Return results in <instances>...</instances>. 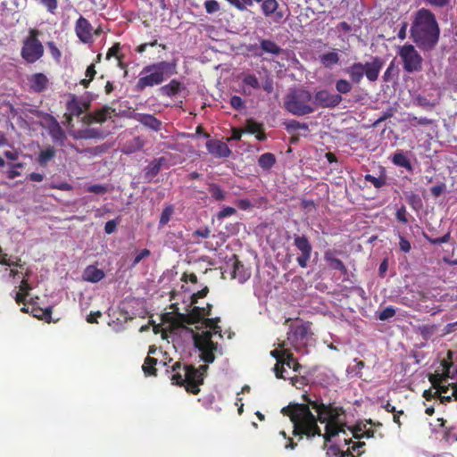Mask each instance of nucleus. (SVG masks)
I'll use <instances>...</instances> for the list:
<instances>
[{
  "label": "nucleus",
  "mask_w": 457,
  "mask_h": 457,
  "mask_svg": "<svg viewBox=\"0 0 457 457\" xmlns=\"http://www.w3.org/2000/svg\"><path fill=\"white\" fill-rule=\"evenodd\" d=\"M445 189H446V185L443 182H440L437 185L433 186L430 188V192L435 197H438L445 191Z\"/></svg>",
  "instance_id": "nucleus-59"
},
{
  "label": "nucleus",
  "mask_w": 457,
  "mask_h": 457,
  "mask_svg": "<svg viewBox=\"0 0 457 457\" xmlns=\"http://www.w3.org/2000/svg\"><path fill=\"white\" fill-rule=\"evenodd\" d=\"M112 111L111 107L104 106L103 108L94 112L93 120H95L96 123H103L107 120V117Z\"/></svg>",
  "instance_id": "nucleus-40"
},
{
  "label": "nucleus",
  "mask_w": 457,
  "mask_h": 457,
  "mask_svg": "<svg viewBox=\"0 0 457 457\" xmlns=\"http://www.w3.org/2000/svg\"><path fill=\"white\" fill-rule=\"evenodd\" d=\"M182 88V84L179 80L172 79L170 81V83L162 86L160 88V91L162 96L172 97L178 95Z\"/></svg>",
  "instance_id": "nucleus-24"
},
{
  "label": "nucleus",
  "mask_w": 457,
  "mask_h": 457,
  "mask_svg": "<svg viewBox=\"0 0 457 457\" xmlns=\"http://www.w3.org/2000/svg\"><path fill=\"white\" fill-rule=\"evenodd\" d=\"M177 74L176 62L162 61L145 65L139 73L135 85L137 92H143L146 87L161 85L172 75Z\"/></svg>",
  "instance_id": "nucleus-4"
},
{
  "label": "nucleus",
  "mask_w": 457,
  "mask_h": 457,
  "mask_svg": "<svg viewBox=\"0 0 457 457\" xmlns=\"http://www.w3.org/2000/svg\"><path fill=\"white\" fill-rule=\"evenodd\" d=\"M157 364V359L147 356L145 359L144 364L142 366V370L145 376H156L157 370L155 368Z\"/></svg>",
  "instance_id": "nucleus-34"
},
{
  "label": "nucleus",
  "mask_w": 457,
  "mask_h": 457,
  "mask_svg": "<svg viewBox=\"0 0 457 457\" xmlns=\"http://www.w3.org/2000/svg\"><path fill=\"white\" fill-rule=\"evenodd\" d=\"M278 346L281 348L280 350L275 349L270 352V355L277 360V363L273 370L277 378L287 379L286 376H284V372L286 371V370L283 369V360L288 349L284 348V341L279 343Z\"/></svg>",
  "instance_id": "nucleus-16"
},
{
  "label": "nucleus",
  "mask_w": 457,
  "mask_h": 457,
  "mask_svg": "<svg viewBox=\"0 0 457 457\" xmlns=\"http://www.w3.org/2000/svg\"><path fill=\"white\" fill-rule=\"evenodd\" d=\"M284 108L295 116L311 114L315 112L312 94L305 88H293L284 98Z\"/></svg>",
  "instance_id": "nucleus-6"
},
{
  "label": "nucleus",
  "mask_w": 457,
  "mask_h": 457,
  "mask_svg": "<svg viewBox=\"0 0 457 457\" xmlns=\"http://www.w3.org/2000/svg\"><path fill=\"white\" fill-rule=\"evenodd\" d=\"M306 403H289L283 407L281 413L289 417L293 423V435L302 439L322 436L325 445L340 432L345 433V422L341 419L345 411L343 407L334 403H324L312 400L308 395H303Z\"/></svg>",
  "instance_id": "nucleus-1"
},
{
  "label": "nucleus",
  "mask_w": 457,
  "mask_h": 457,
  "mask_svg": "<svg viewBox=\"0 0 457 457\" xmlns=\"http://www.w3.org/2000/svg\"><path fill=\"white\" fill-rule=\"evenodd\" d=\"M411 37L422 51L433 50L438 43L440 29L435 14L421 8L415 13L411 26Z\"/></svg>",
  "instance_id": "nucleus-2"
},
{
  "label": "nucleus",
  "mask_w": 457,
  "mask_h": 457,
  "mask_svg": "<svg viewBox=\"0 0 457 457\" xmlns=\"http://www.w3.org/2000/svg\"><path fill=\"white\" fill-rule=\"evenodd\" d=\"M383 65L384 61L380 57L373 56L370 62L365 63L353 62L346 67L345 71L354 84L361 83L364 76H366L369 81L375 82L378 79Z\"/></svg>",
  "instance_id": "nucleus-7"
},
{
  "label": "nucleus",
  "mask_w": 457,
  "mask_h": 457,
  "mask_svg": "<svg viewBox=\"0 0 457 457\" xmlns=\"http://www.w3.org/2000/svg\"><path fill=\"white\" fill-rule=\"evenodd\" d=\"M424 237H426V239L430 242L432 245H441V244H445V243H447L449 242L450 238H451V234L450 232H447L445 235H444L443 237H436V238H431V237H428L427 235L424 234Z\"/></svg>",
  "instance_id": "nucleus-54"
},
{
  "label": "nucleus",
  "mask_w": 457,
  "mask_h": 457,
  "mask_svg": "<svg viewBox=\"0 0 457 457\" xmlns=\"http://www.w3.org/2000/svg\"><path fill=\"white\" fill-rule=\"evenodd\" d=\"M67 119L68 120H71L72 117H79L82 114L83 109L80 105L79 102L77 100L75 96H71V99L66 104Z\"/></svg>",
  "instance_id": "nucleus-27"
},
{
  "label": "nucleus",
  "mask_w": 457,
  "mask_h": 457,
  "mask_svg": "<svg viewBox=\"0 0 457 457\" xmlns=\"http://www.w3.org/2000/svg\"><path fill=\"white\" fill-rule=\"evenodd\" d=\"M204 8L207 13L212 14L220 11V4L216 0H207L204 2Z\"/></svg>",
  "instance_id": "nucleus-51"
},
{
  "label": "nucleus",
  "mask_w": 457,
  "mask_h": 457,
  "mask_svg": "<svg viewBox=\"0 0 457 457\" xmlns=\"http://www.w3.org/2000/svg\"><path fill=\"white\" fill-rule=\"evenodd\" d=\"M220 319L216 318H204L202 322L205 328L212 329L196 333L194 335V344L200 352V359L205 363H212L215 360V352L218 349V343L212 341V335L219 334L221 336V328L218 325Z\"/></svg>",
  "instance_id": "nucleus-5"
},
{
  "label": "nucleus",
  "mask_w": 457,
  "mask_h": 457,
  "mask_svg": "<svg viewBox=\"0 0 457 457\" xmlns=\"http://www.w3.org/2000/svg\"><path fill=\"white\" fill-rule=\"evenodd\" d=\"M151 254V252L148 249H143L139 252V253L134 258L132 262V267H136L144 258L148 257Z\"/></svg>",
  "instance_id": "nucleus-62"
},
{
  "label": "nucleus",
  "mask_w": 457,
  "mask_h": 457,
  "mask_svg": "<svg viewBox=\"0 0 457 457\" xmlns=\"http://www.w3.org/2000/svg\"><path fill=\"white\" fill-rule=\"evenodd\" d=\"M324 260L329 264L331 269L339 270L343 274H347V268L341 260L334 256L333 251H326L324 253Z\"/></svg>",
  "instance_id": "nucleus-21"
},
{
  "label": "nucleus",
  "mask_w": 457,
  "mask_h": 457,
  "mask_svg": "<svg viewBox=\"0 0 457 457\" xmlns=\"http://www.w3.org/2000/svg\"><path fill=\"white\" fill-rule=\"evenodd\" d=\"M395 315V310L393 306L383 309L378 315L380 320H386Z\"/></svg>",
  "instance_id": "nucleus-55"
},
{
  "label": "nucleus",
  "mask_w": 457,
  "mask_h": 457,
  "mask_svg": "<svg viewBox=\"0 0 457 457\" xmlns=\"http://www.w3.org/2000/svg\"><path fill=\"white\" fill-rule=\"evenodd\" d=\"M397 73V68L394 62H391L383 75V80L385 82H390L393 77Z\"/></svg>",
  "instance_id": "nucleus-50"
},
{
  "label": "nucleus",
  "mask_w": 457,
  "mask_h": 457,
  "mask_svg": "<svg viewBox=\"0 0 457 457\" xmlns=\"http://www.w3.org/2000/svg\"><path fill=\"white\" fill-rule=\"evenodd\" d=\"M444 438L445 441L451 444L457 442V432L455 428H446L444 434Z\"/></svg>",
  "instance_id": "nucleus-52"
},
{
  "label": "nucleus",
  "mask_w": 457,
  "mask_h": 457,
  "mask_svg": "<svg viewBox=\"0 0 457 457\" xmlns=\"http://www.w3.org/2000/svg\"><path fill=\"white\" fill-rule=\"evenodd\" d=\"M315 110L320 107L323 109H333L343 101L342 96L334 94L328 89H320L312 96Z\"/></svg>",
  "instance_id": "nucleus-10"
},
{
  "label": "nucleus",
  "mask_w": 457,
  "mask_h": 457,
  "mask_svg": "<svg viewBox=\"0 0 457 457\" xmlns=\"http://www.w3.org/2000/svg\"><path fill=\"white\" fill-rule=\"evenodd\" d=\"M39 35L38 29H30L29 35L23 39L21 56L28 63H34L44 55L45 49L38 39Z\"/></svg>",
  "instance_id": "nucleus-8"
},
{
  "label": "nucleus",
  "mask_w": 457,
  "mask_h": 457,
  "mask_svg": "<svg viewBox=\"0 0 457 457\" xmlns=\"http://www.w3.org/2000/svg\"><path fill=\"white\" fill-rule=\"evenodd\" d=\"M174 214V206L172 204H165L160 217L159 228H163L169 223Z\"/></svg>",
  "instance_id": "nucleus-37"
},
{
  "label": "nucleus",
  "mask_w": 457,
  "mask_h": 457,
  "mask_svg": "<svg viewBox=\"0 0 457 457\" xmlns=\"http://www.w3.org/2000/svg\"><path fill=\"white\" fill-rule=\"evenodd\" d=\"M453 352L452 350H449L447 352V357L446 359H443L441 361V366L444 369V372L442 374L440 373H435L430 374L428 377V379L430 383L432 384L434 388H437L444 380H445L446 378H450V370L453 366Z\"/></svg>",
  "instance_id": "nucleus-13"
},
{
  "label": "nucleus",
  "mask_w": 457,
  "mask_h": 457,
  "mask_svg": "<svg viewBox=\"0 0 457 457\" xmlns=\"http://www.w3.org/2000/svg\"><path fill=\"white\" fill-rule=\"evenodd\" d=\"M209 367L206 364L195 368L193 365L176 361L171 366L170 380L173 385L184 386L186 391L192 395L200 393V386L204 384Z\"/></svg>",
  "instance_id": "nucleus-3"
},
{
  "label": "nucleus",
  "mask_w": 457,
  "mask_h": 457,
  "mask_svg": "<svg viewBox=\"0 0 457 457\" xmlns=\"http://www.w3.org/2000/svg\"><path fill=\"white\" fill-rule=\"evenodd\" d=\"M351 431L353 433V436L355 439L359 440L362 438L375 437L376 433V431L373 428H367L366 424H363V426H361V424H357L353 428H351Z\"/></svg>",
  "instance_id": "nucleus-25"
},
{
  "label": "nucleus",
  "mask_w": 457,
  "mask_h": 457,
  "mask_svg": "<svg viewBox=\"0 0 457 457\" xmlns=\"http://www.w3.org/2000/svg\"><path fill=\"white\" fill-rule=\"evenodd\" d=\"M208 152L215 157L227 158L231 154L228 145L220 140L210 139L206 142Z\"/></svg>",
  "instance_id": "nucleus-17"
},
{
  "label": "nucleus",
  "mask_w": 457,
  "mask_h": 457,
  "mask_svg": "<svg viewBox=\"0 0 457 457\" xmlns=\"http://www.w3.org/2000/svg\"><path fill=\"white\" fill-rule=\"evenodd\" d=\"M339 55L336 50L328 52L320 56V63L326 68H332L339 62Z\"/></svg>",
  "instance_id": "nucleus-30"
},
{
  "label": "nucleus",
  "mask_w": 457,
  "mask_h": 457,
  "mask_svg": "<svg viewBox=\"0 0 457 457\" xmlns=\"http://www.w3.org/2000/svg\"><path fill=\"white\" fill-rule=\"evenodd\" d=\"M399 246L401 251L405 253H409L411 249L410 241L401 235L399 236Z\"/></svg>",
  "instance_id": "nucleus-61"
},
{
  "label": "nucleus",
  "mask_w": 457,
  "mask_h": 457,
  "mask_svg": "<svg viewBox=\"0 0 457 457\" xmlns=\"http://www.w3.org/2000/svg\"><path fill=\"white\" fill-rule=\"evenodd\" d=\"M48 12L54 14L58 8V0H38Z\"/></svg>",
  "instance_id": "nucleus-48"
},
{
  "label": "nucleus",
  "mask_w": 457,
  "mask_h": 457,
  "mask_svg": "<svg viewBox=\"0 0 457 457\" xmlns=\"http://www.w3.org/2000/svg\"><path fill=\"white\" fill-rule=\"evenodd\" d=\"M243 85L247 86L253 89H259L261 87V84L257 77L253 74L245 75L243 79Z\"/></svg>",
  "instance_id": "nucleus-45"
},
{
  "label": "nucleus",
  "mask_w": 457,
  "mask_h": 457,
  "mask_svg": "<svg viewBox=\"0 0 457 457\" xmlns=\"http://www.w3.org/2000/svg\"><path fill=\"white\" fill-rule=\"evenodd\" d=\"M392 162L398 167L406 169L409 172L413 171L410 159L400 150L393 154Z\"/></svg>",
  "instance_id": "nucleus-26"
},
{
  "label": "nucleus",
  "mask_w": 457,
  "mask_h": 457,
  "mask_svg": "<svg viewBox=\"0 0 457 457\" xmlns=\"http://www.w3.org/2000/svg\"><path fill=\"white\" fill-rule=\"evenodd\" d=\"M92 25L90 22L84 18L83 16H80L75 24V32L77 37L79 38V40L83 43H90L93 39L92 35Z\"/></svg>",
  "instance_id": "nucleus-14"
},
{
  "label": "nucleus",
  "mask_w": 457,
  "mask_h": 457,
  "mask_svg": "<svg viewBox=\"0 0 457 457\" xmlns=\"http://www.w3.org/2000/svg\"><path fill=\"white\" fill-rule=\"evenodd\" d=\"M83 278L86 281L96 283L104 278V272L96 266L89 265L86 268Z\"/></svg>",
  "instance_id": "nucleus-22"
},
{
  "label": "nucleus",
  "mask_w": 457,
  "mask_h": 457,
  "mask_svg": "<svg viewBox=\"0 0 457 457\" xmlns=\"http://www.w3.org/2000/svg\"><path fill=\"white\" fill-rule=\"evenodd\" d=\"M31 290V286L28 281V278H23L20 285V291L16 294L15 301L17 303H24L26 302V298Z\"/></svg>",
  "instance_id": "nucleus-31"
},
{
  "label": "nucleus",
  "mask_w": 457,
  "mask_h": 457,
  "mask_svg": "<svg viewBox=\"0 0 457 457\" xmlns=\"http://www.w3.org/2000/svg\"><path fill=\"white\" fill-rule=\"evenodd\" d=\"M87 191L89 192V193H94V194L100 195V194L106 193L107 192V187L105 186H103V185H100V184L91 185V186H89L87 188Z\"/></svg>",
  "instance_id": "nucleus-60"
},
{
  "label": "nucleus",
  "mask_w": 457,
  "mask_h": 457,
  "mask_svg": "<svg viewBox=\"0 0 457 457\" xmlns=\"http://www.w3.org/2000/svg\"><path fill=\"white\" fill-rule=\"evenodd\" d=\"M398 54L403 61V70L408 73L419 72L422 70L423 59L412 45L400 47Z\"/></svg>",
  "instance_id": "nucleus-9"
},
{
  "label": "nucleus",
  "mask_w": 457,
  "mask_h": 457,
  "mask_svg": "<svg viewBox=\"0 0 457 457\" xmlns=\"http://www.w3.org/2000/svg\"><path fill=\"white\" fill-rule=\"evenodd\" d=\"M48 132L54 142H62L65 138V133L59 122L52 117V121L48 126Z\"/></svg>",
  "instance_id": "nucleus-23"
},
{
  "label": "nucleus",
  "mask_w": 457,
  "mask_h": 457,
  "mask_svg": "<svg viewBox=\"0 0 457 457\" xmlns=\"http://www.w3.org/2000/svg\"><path fill=\"white\" fill-rule=\"evenodd\" d=\"M260 47L263 52L271 54L274 55H278L282 52V49L280 46H278L274 41H271L269 39H261L260 40Z\"/></svg>",
  "instance_id": "nucleus-32"
},
{
  "label": "nucleus",
  "mask_w": 457,
  "mask_h": 457,
  "mask_svg": "<svg viewBox=\"0 0 457 457\" xmlns=\"http://www.w3.org/2000/svg\"><path fill=\"white\" fill-rule=\"evenodd\" d=\"M236 212H237V211L235 208L227 206L217 213V219L220 220L226 217L235 214Z\"/></svg>",
  "instance_id": "nucleus-58"
},
{
  "label": "nucleus",
  "mask_w": 457,
  "mask_h": 457,
  "mask_svg": "<svg viewBox=\"0 0 457 457\" xmlns=\"http://www.w3.org/2000/svg\"><path fill=\"white\" fill-rule=\"evenodd\" d=\"M309 331V324L291 325L289 327L287 338L295 351H300L305 345L304 341Z\"/></svg>",
  "instance_id": "nucleus-11"
},
{
  "label": "nucleus",
  "mask_w": 457,
  "mask_h": 457,
  "mask_svg": "<svg viewBox=\"0 0 457 457\" xmlns=\"http://www.w3.org/2000/svg\"><path fill=\"white\" fill-rule=\"evenodd\" d=\"M96 71L95 68V64H90L87 70H86V79H83L80 80L79 84L83 86L85 88H87L89 87L90 82L93 80L94 77L96 76Z\"/></svg>",
  "instance_id": "nucleus-42"
},
{
  "label": "nucleus",
  "mask_w": 457,
  "mask_h": 457,
  "mask_svg": "<svg viewBox=\"0 0 457 457\" xmlns=\"http://www.w3.org/2000/svg\"><path fill=\"white\" fill-rule=\"evenodd\" d=\"M287 366L289 369H292L294 371L297 372L302 368L301 364H299L296 359L294 357V354L288 350L286 353V356L283 360V369Z\"/></svg>",
  "instance_id": "nucleus-38"
},
{
  "label": "nucleus",
  "mask_w": 457,
  "mask_h": 457,
  "mask_svg": "<svg viewBox=\"0 0 457 457\" xmlns=\"http://www.w3.org/2000/svg\"><path fill=\"white\" fill-rule=\"evenodd\" d=\"M135 119L145 127H147L154 131L161 129L162 122L152 114L137 113Z\"/></svg>",
  "instance_id": "nucleus-19"
},
{
  "label": "nucleus",
  "mask_w": 457,
  "mask_h": 457,
  "mask_svg": "<svg viewBox=\"0 0 457 457\" xmlns=\"http://www.w3.org/2000/svg\"><path fill=\"white\" fill-rule=\"evenodd\" d=\"M208 192L216 201H223L226 199L227 193L221 188L220 185L216 183L209 184Z\"/></svg>",
  "instance_id": "nucleus-35"
},
{
  "label": "nucleus",
  "mask_w": 457,
  "mask_h": 457,
  "mask_svg": "<svg viewBox=\"0 0 457 457\" xmlns=\"http://www.w3.org/2000/svg\"><path fill=\"white\" fill-rule=\"evenodd\" d=\"M47 46L49 48L51 55L55 59L59 60L61 57V52L54 42H48Z\"/></svg>",
  "instance_id": "nucleus-63"
},
{
  "label": "nucleus",
  "mask_w": 457,
  "mask_h": 457,
  "mask_svg": "<svg viewBox=\"0 0 457 457\" xmlns=\"http://www.w3.org/2000/svg\"><path fill=\"white\" fill-rule=\"evenodd\" d=\"M408 216L409 213L404 205H402L395 212V218L401 223L407 224L409 222Z\"/></svg>",
  "instance_id": "nucleus-49"
},
{
  "label": "nucleus",
  "mask_w": 457,
  "mask_h": 457,
  "mask_svg": "<svg viewBox=\"0 0 457 457\" xmlns=\"http://www.w3.org/2000/svg\"><path fill=\"white\" fill-rule=\"evenodd\" d=\"M262 129V124L253 120V119H247L245 122V131L250 134H255Z\"/></svg>",
  "instance_id": "nucleus-47"
},
{
  "label": "nucleus",
  "mask_w": 457,
  "mask_h": 457,
  "mask_svg": "<svg viewBox=\"0 0 457 457\" xmlns=\"http://www.w3.org/2000/svg\"><path fill=\"white\" fill-rule=\"evenodd\" d=\"M364 179L367 182L371 183L374 186V187H376L378 189L381 188L382 187H384L386 184V176L385 174H382L378 178H376L375 176H373L371 174H366L364 176Z\"/></svg>",
  "instance_id": "nucleus-41"
},
{
  "label": "nucleus",
  "mask_w": 457,
  "mask_h": 457,
  "mask_svg": "<svg viewBox=\"0 0 457 457\" xmlns=\"http://www.w3.org/2000/svg\"><path fill=\"white\" fill-rule=\"evenodd\" d=\"M286 129L288 132L296 131L298 129L308 130L309 127L306 123H302L295 120H291L286 123Z\"/></svg>",
  "instance_id": "nucleus-46"
},
{
  "label": "nucleus",
  "mask_w": 457,
  "mask_h": 457,
  "mask_svg": "<svg viewBox=\"0 0 457 457\" xmlns=\"http://www.w3.org/2000/svg\"><path fill=\"white\" fill-rule=\"evenodd\" d=\"M55 154L56 151L54 147L52 145H48L39 153L37 162L40 166L46 167L47 163L54 159Z\"/></svg>",
  "instance_id": "nucleus-29"
},
{
  "label": "nucleus",
  "mask_w": 457,
  "mask_h": 457,
  "mask_svg": "<svg viewBox=\"0 0 457 457\" xmlns=\"http://www.w3.org/2000/svg\"><path fill=\"white\" fill-rule=\"evenodd\" d=\"M204 317V309L198 306H194L187 314L181 315L182 320L189 325L202 321Z\"/></svg>",
  "instance_id": "nucleus-20"
},
{
  "label": "nucleus",
  "mask_w": 457,
  "mask_h": 457,
  "mask_svg": "<svg viewBox=\"0 0 457 457\" xmlns=\"http://www.w3.org/2000/svg\"><path fill=\"white\" fill-rule=\"evenodd\" d=\"M120 50V43H115L112 47L109 48L106 58L110 59L112 56H117Z\"/></svg>",
  "instance_id": "nucleus-64"
},
{
  "label": "nucleus",
  "mask_w": 457,
  "mask_h": 457,
  "mask_svg": "<svg viewBox=\"0 0 457 457\" xmlns=\"http://www.w3.org/2000/svg\"><path fill=\"white\" fill-rule=\"evenodd\" d=\"M294 245L297 248V250L301 253V254L296 258V262L301 268H306L308 266V262L311 259L312 246L308 240L307 237L295 235L294 237Z\"/></svg>",
  "instance_id": "nucleus-12"
},
{
  "label": "nucleus",
  "mask_w": 457,
  "mask_h": 457,
  "mask_svg": "<svg viewBox=\"0 0 457 457\" xmlns=\"http://www.w3.org/2000/svg\"><path fill=\"white\" fill-rule=\"evenodd\" d=\"M30 313L38 320H45L46 322H51V315H52V308L47 307L45 309H42L37 305H35L34 303H30Z\"/></svg>",
  "instance_id": "nucleus-28"
},
{
  "label": "nucleus",
  "mask_w": 457,
  "mask_h": 457,
  "mask_svg": "<svg viewBox=\"0 0 457 457\" xmlns=\"http://www.w3.org/2000/svg\"><path fill=\"white\" fill-rule=\"evenodd\" d=\"M436 331V325H423L420 327V332L425 338L432 336Z\"/></svg>",
  "instance_id": "nucleus-56"
},
{
  "label": "nucleus",
  "mask_w": 457,
  "mask_h": 457,
  "mask_svg": "<svg viewBox=\"0 0 457 457\" xmlns=\"http://www.w3.org/2000/svg\"><path fill=\"white\" fill-rule=\"evenodd\" d=\"M346 454L351 457H355L350 449H348L347 452H343L337 445H330L327 451L328 457H345Z\"/></svg>",
  "instance_id": "nucleus-43"
},
{
  "label": "nucleus",
  "mask_w": 457,
  "mask_h": 457,
  "mask_svg": "<svg viewBox=\"0 0 457 457\" xmlns=\"http://www.w3.org/2000/svg\"><path fill=\"white\" fill-rule=\"evenodd\" d=\"M351 82L345 79H337L335 85L336 90L340 96L350 93L353 90V84Z\"/></svg>",
  "instance_id": "nucleus-39"
},
{
  "label": "nucleus",
  "mask_w": 457,
  "mask_h": 457,
  "mask_svg": "<svg viewBox=\"0 0 457 457\" xmlns=\"http://www.w3.org/2000/svg\"><path fill=\"white\" fill-rule=\"evenodd\" d=\"M277 0H264L262 3L261 9L265 17H272L276 23H280L284 19V12L278 10Z\"/></svg>",
  "instance_id": "nucleus-15"
},
{
  "label": "nucleus",
  "mask_w": 457,
  "mask_h": 457,
  "mask_svg": "<svg viewBox=\"0 0 457 457\" xmlns=\"http://www.w3.org/2000/svg\"><path fill=\"white\" fill-rule=\"evenodd\" d=\"M244 270V265L238 260H236L233 264L232 277L234 278H238L240 282H244L245 280V274H242Z\"/></svg>",
  "instance_id": "nucleus-44"
},
{
  "label": "nucleus",
  "mask_w": 457,
  "mask_h": 457,
  "mask_svg": "<svg viewBox=\"0 0 457 457\" xmlns=\"http://www.w3.org/2000/svg\"><path fill=\"white\" fill-rule=\"evenodd\" d=\"M276 162L275 155L271 153H265L258 159V164L263 170H270Z\"/></svg>",
  "instance_id": "nucleus-36"
},
{
  "label": "nucleus",
  "mask_w": 457,
  "mask_h": 457,
  "mask_svg": "<svg viewBox=\"0 0 457 457\" xmlns=\"http://www.w3.org/2000/svg\"><path fill=\"white\" fill-rule=\"evenodd\" d=\"M28 80L29 88L35 93H41L45 91L49 83L48 78L41 72L32 74Z\"/></svg>",
  "instance_id": "nucleus-18"
},
{
  "label": "nucleus",
  "mask_w": 457,
  "mask_h": 457,
  "mask_svg": "<svg viewBox=\"0 0 457 457\" xmlns=\"http://www.w3.org/2000/svg\"><path fill=\"white\" fill-rule=\"evenodd\" d=\"M163 162V157L157 158L152 161L146 167L145 176L150 178L155 177L160 172Z\"/></svg>",
  "instance_id": "nucleus-33"
},
{
  "label": "nucleus",
  "mask_w": 457,
  "mask_h": 457,
  "mask_svg": "<svg viewBox=\"0 0 457 457\" xmlns=\"http://www.w3.org/2000/svg\"><path fill=\"white\" fill-rule=\"evenodd\" d=\"M231 107L237 111H241L245 108L244 100L238 96H232L229 101Z\"/></svg>",
  "instance_id": "nucleus-53"
},
{
  "label": "nucleus",
  "mask_w": 457,
  "mask_h": 457,
  "mask_svg": "<svg viewBox=\"0 0 457 457\" xmlns=\"http://www.w3.org/2000/svg\"><path fill=\"white\" fill-rule=\"evenodd\" d=\"M209 293V287H204L200 291L194 293L191 296V304L195 305L198 299L205 297Z\"/></svg>",
  "instance_id": "nucleus-57"
}]
</instances>
